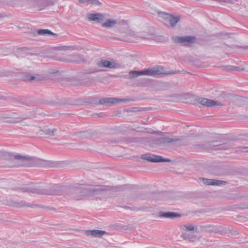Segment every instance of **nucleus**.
Listing matches in <instances>:
<instances>
[{"label": "nucleus", "instance_id": "f257e3e1", "mask_svg": "<svg viewBox=\"0 0 248 248\" xmlns=\"http://www.w3.org/2000/svg\"><path fill=\"white\" fill-rule=\"evenodd\" d=\"M124 186H100L96 187H82L80 188H68L65 186L54 185L46 188L37 185H26L19 187L17 190L22 192H30L42 195H62L63 191L68 192L71 198L81 200L87 197L99 198L103 193L110 191L111 193L123 190Z\"/></svg>", "mask_w": 248, "mask_h": 248}, {"label": "nucleus", "instance_id": "f03ea898", "mask_svg": "<svg viewBox=\"0 0 248 248\" xmlns=\"http://www.w3.org/2000/svg\"><path fill=\"white\" fill-rule=\"evenodd\" d=\"M34 163V159L32 157L19 155L12 157L0 151V167H30Z\"/></svg>", "mask_w": 248, "mask_h": 248}, {"label": "nucleus", "instance_id": "7ed1b4c3", "mask_svg": "<svg viewBox=\"0 0 248 248\" xmlns=\"http://www.w3.org/2000/svg\"><path fill=\"white\" fill-rule=\"evenodd\" d=\"M171 39L173 42L176 44L185 46H189L195 43L196 37L194 36H174L172 37Z\"/></svg>", "mask_w": 248, "mask_h": 248}, {"label": "nucleus", "instance_id": "20e7f679", "mask_svg": "<svg viewBox=\"0 0 248 248\" xmlns=\"http://www.w3.org/2000/svg\"><path fill=\"white\" fill-rule=\"evenodd\" d=\"M143 75L155 76L156 75H166L177 74L178 72L176 71H171L169 72H165L163 71L162 67L155 66L150 68L143 70Z\"/></svg>", "mask_w": 248, "mask_h": 248}, {"label": "nucleus", "instance_id": "39448f33", "mask_svg": "<svg viewBox=\"0 0 248 248\" xmlns=\"http://www.w3.org/2000/svg\"><path fill=\"white\" fill-rule=\"evenodd\" d=\"M2 204L16 208H21L26 207H33V205L30 203H27L25 201H22L20 202L16 201L11 198H7L2 201Z\"/></svg>", "mask_w": 248, "mask_h": 248}, {"label": "nucleus", "instance_id": "423d86ee", "mask_svg": "<svg viewBox=\"0 0 248 248\" xmlns=\"http://www.w3.org/2000/svg\"><path fill=\"white\" fill-rule=\"evenodd\" d=\"M130 101L128 99H119L117 98H104L100 100L99 104L103 105H116Z\"/></svg>", "mask_w": 248, "mask_h": 248}, {"label": "nucleus", "instance_id": "0eeeda50", "mask_svg": "<svg viewBox=\"0 0 248 248\" xmlns=\"http://www.w3.org/2000/svg\"><path fill=\"white\" fill-rule=\"evenodd\" d=\"M141 158L143 159L152 162H170V159L169 158H163L161 156L155 155H154L144 154L142 155Z\"/></svg>", "mask_w": 248, "mask_h": 248}, {"label": "nucleus", "instance_id": "6e6552de", "mask_svg": "<svg viewBox=\"0 0 248 248\" xmlns=\"http://www.w3.org/2000/svg\"><path fill=\"white\" fill-rule=\"evenodd\" d=\"M181 141L180 138H172L169 137H160L155 140V143L159 145L160 144H165L170 143H176Z\"/></svg>", "mask_w": 248, "mask_h": 248}, {"label": "nucleus", "instance_id": "1a4fd4ad", "mask_svg": "<svg viewBox=\"0 0 248 248\" xmlns=\"http://www.w3.org/2000/svg\"><path fill=\"white\" fill-rule=\"evenodd\" d=\"M179 21L180 17L178 16H173L170 14L165 15L164 23L166 26L174 27Z\"/></svg>", "mask_w": 248, "mask_h": 248}, {"label": "nucleus", "instance_id": "9d476101", "mask_svg": "<svg viewBox=\"0 0 248 248\" xmlns=\"http://www.w3.org/2000/svg\"><path fill=\"white\" fill-rule=\"evenodd\" d=\"M198 102L200 104L207 107L222 106V104L218 101L205 98H200L198 100Z\"/></svg>", "mask_w": 248, "mask_h": 248}, {"label": "nucleus", "instance_id": "9b49d317", "mask_svg": "<svg viewBox=\"0 0 248 248\" xmlns=\"http://www.w3.org/2000/svg\"><path fill=\"white\" fill-rule=\"evenodd\" d=\"M88 18L90 21L102 23L105 20V16L101 13L91 14L88 15Z\"/></svg>", "mask_w": 248, "mask_h": 248}, {"label": "nucleus", "instance_id": "f8f14e48", "mask_svg": "<svg viewBox=\"0 0 248 248\" xmlns=\"http://www.w3.org/2000/svg\"><path fill=\"white\" fill-rule=\"evenodd\" d=\"M97 65L99 67H105L114 68L116 67V63L114 62H110L107 60H101L97 62Z\"/></svg>", "mask_w": 248, "mask_h": 248}, {"label": "nucleus", "instance_id": "ddd939ff", "mask_svg": "<svg viewBox=\"0 0 248 248\" xmlns=\"http://www.w3.org/2000/svg\"><path fill=\"white\" fill-rule=\"evenodd\" d=\"M106 233L105 231L96 230H88L86 232L87 235H91L95 237H101Z\"/></svg>", "mask_w": 248, "mask_h": 248}, {"label": "nucleus", "instance_id": "4468645a", "mask_svg": "<svg viewBox=\"0 0 248 248\" xmlns=\"http://www.w3.org/2000/svg\"><path fill=\"white\" fill-rule=\"evenodd\" d=\"M70 62L79 63L84 61L83 57L78 54L70 55Z\"/></svg>", "mask_w": 248, "mask_h": 248}, {"label": "nucleus", "instance_id": "2eb2a0df", "mask_svg": "<svg viewBox=\"0 0 248 248\" xmlns=\"http://www.w3.org/2000/svg\"><path fill=\"white\" fill-rule=\"evenodd\" d=\"M117 23L116 20L108 19L104 23H102V27L106 28H111L114 27Z\"/></svg>", "mask_w": 248, "mask_h": 248}, {"label": "nucleus", "instance_id": "dca6fc26", "mask_svg": "<svg viewBox=\"0 0 248 248\" xmlns=\"http://www.w3.org/2000/svg\"><path fill=\"white\" fill-rule=\"evenodd\" d=\"M159 216L162 217L174 218L180 217V215L174 212L163 213L162 212H160L159 213Z\"/></svg>", "mask_w": 248, "mask_h": 248}, {"label": "nucleus", "instance_id": "f3484780", "mask_svg": "<svg viewBox=\"0 0 248 248\" xmlns=\"http://www.w3.org/2000/svg\"><path fill=\"white\" fill-rule=\"evenodd\" d=\"M37 33L39 35H46V36L54 35L55 36H57V35L56 34L51 32L50 30H47V29L39 30L37 31Z\"/></svg>", "mask_w": 248, "mask_h": 248}, {"label": "nucleus", "instance_id": "a211bd4d", "mask_svg": "<svg viewBox=\"0 0 248 248\" xmlns=\"http://www.w3.org/2000/svg\"><path fill=\"white\" fill-rule=\"evenodd\" d=\"M70 55L65 54H60L57 56L56 59L58 61L66 62H70Z\"/></svg>", "mask_w": 248, "mask_h": 248}, {"label": "nucleus", "instance_id": "6ab92c4d", "mask_svg": "<svg viewBox=\"0 0 248 248\" xmlns=\"http://www.w3.org/2000/svg\"><path fill=\"white\" fill-rule=\"evenodd\" d=\"M230 144L228 143H226L219 145H214L213 149L215 150H227L230 148Z\"/></svg>", "mask_w": 248, "mask_h": 248}, {"label": "nucleus", "instance_id": "aec40b11", "mask_svg": "<svg viewBox=\"0 0 248 248\" xmlns=\"http://www.w3.org/2000/svg\"><path fill=\"white\" fill-rule=\"evenodd\" d=\"M143 75V70L134 71L131 70L129 72V78H134L138 77L140 76Z\"/></svg>", "mask_w": 248, "mask_h": 248}, {"label": "nucleus", "instance_id": "412c9836", "mask_svg": "<svg viewBox=\"0 0 248 248\" xmlns=\"http://www.w3.org/2000/svg\"><path fill=\"white\" fill-rule=\"evenodd\" d=\"M195 227L192 224H186L181 227V230L183 231H193Z\"/></svg>", "mask_w": 248, "mask_h": 248}, {"label": "nucleus", "instance_id": "4be33fe9", "mask_svg": "<svg viewBox=\"0 0 248 248\" xmlns=\"http://www.w3.org/2000/svg\"><path fill=\"white\" fill-rule=\"evenodd\" d=\"M226 183L225 181L211 179L210 185L220 186Z\"/></svg>", "mask_w": 248, "mask_h": 248}, {"label": "nucleus", "instance_id": "5701e85b", "mask_svg": "<svg viewBox=\"0 0 248 248\" xmlns=\"http://www.w3.org/2000/svg\"><path fill=\"white\" fill-rule=\"evenodd\" d=\"M57 129L56 128H54L52 129H50L49 128L46 129L44 130V133L50 136H54V133L56 131Z\"/></svg>", "mask_w": 248, "mask_h": 248}, {"label": "nucleus", "instance_id": "b1692460", "mask_svg": "<svg viewBox=\"0 0 248 248\" xmlns=\"http://www.w3.org/2000/svg\"><path fill=\"white\" fill-rule=\"evenodd\" d=\"M225 69L229 71H233V70H237V71H242L244 70V68H241L239 67H235L232 66H227L225 67Z\"/></svg>", "mask_w": 248, "mask_h": 248}, {"label": "nucleus", "instance_id": "393cba45", "mask_svg": "<svg viewBox=\"0 0 248 248\" xmlns=\"http://www.w3.org/2000/svg\"><path fill=\"white\" fill-rule=\"evenodd\" d=\"M181 237L184 239L187 240H188L189 241H193L192 238L191 236L188 235L186 232H183L181 235Z\"/></svg>", "mask_w": 248, "mask_h": 248}, {"label": "nucleus", "instance_id": "a878e982", "mask_svg": "<svg viewBox=\"0 0 248 248\" xmlns=\"http://www.w3.org/2000/svg\"><path fill=\"white\" fill-rule=\"evenodd\" d=\"M199 180L206 185H210L211 179L200 177Z\"/></svg>", "mask_w": 248, "mask_h": 248}, {"label": "nucleus", "instance_id": "bb28decb", "mask_svg": "<svg viewBox=\"0 0 248 248\" xmlns=\"http://www.w3.org/2000/svg\"><path fill=\"white\" fill-rule=\"evenodd\" d=\"M24 78L25 80L28 81H31L35 79V77L34 76L30 74L26 75Z\"/></svg>", "mask_w": 248, "mask_h": 248}, {"label": "nucleus", "instance_id": "cd10ccee", "mask_svg": "<svg viewBox=\"0 0 248 248\" xmlns=\"http://www.w3.org/2000/svg\"><path fill=\"white\" fill-rule=\"evenodd\" d=\"M89 134L87 132H80L78 133V136L81 138H85L89 136Z\"/></svg>", "mask_w": 248, "mask_h": 248}, {"label": "nucleus", "instance_id": "c85d7f7f", "mask_svg": "<svg viewBox=\"0 0 248 248\" xmlns=\"http://www.w3.org/2000/svg\"><path fill=\"white\" fill-rule=\"evenodd\" d=\"M74 47L72 46H61L60 48L61 50H74Z\"/></svg>", "mask_w": 248, "mask_h": 248}, {"label": "nucleus", "instance_id": "c756f323", "mask_svg": "<svg viewBox=\"0 0 248 248\" xmlns=\"http://www.w3.org/2000/svg\"><path fill=\"white\" fill-rule=\"evenodd\" d=\"M99 71H100V70H97L96 68H93V69L86 70L85 73L87 74H90L94 73L99 72Z\"/></svg>", "mask_w": 248, "mask_h": 248}, {"label": "nucleus", "instance_id": "7c9ffc66", "mask_svg": "<svg viewBox=\"0 0 248 248\" xmlns=\"http://www.w3.org/2000/svg\"><path fill=\"white\" fill-rule=\"evenodd\" d=\"M23 120V119L22 118L16 117L15 118L14 120H12L11 122L13 123H19L20 122H21Z\"/></svg>", "mask_w": 248, "mask_h": 248}, {"label": "nucleus", "instance_id": "2f4dec72", "mask_svg": "<svg viewBox=\"0 0 248 248\" xmlns=\"http://www.w3.org/2000/svg\"><path fill=\"white\" fill-rule=\"evenodd\" d=\"M90 3L96 5H99L101 4L98 0H91Z\"/></svg>", "mask_w": 248, "mask_h": 248}, {"label": "nucleus", "instance_id": "473e14b6", "mask_svg": "<svg viewBox=\"0 0 248 248\" xmlns=\"http://www.w3.org/2000/svg\"><path fill=\"white\" fill-rule=\"evenodd\" d=\"M240 151L243 152H248V146H242L240 148Z\"/></svg>", "mask_w": 248, "mask_h": 248}, {"label": "nucleus", "instance_id": "72a5a7b5", "mask_svg": "<svg viewBox=\"0 0 248 248\" xmlns=\"http://www.w3.org/2000/svg\"><path fill=\"white\" fill-rule=\"evenodd\" d=\"M139 36V37H140L142 39H151V38L149 35H143L142 34H140Z\"/></svg>", "mask_w": 248, "mask_h": 248}, {"label": "nucleus", "instance_id": "f704fd0d", "mask_svg": "<svg viewBox=\"0 0 248 248\" xmlns=\"http://www.w3.org/2000/svg\"><path fill=\"white\" fill-rule=\"evenodd\" d=\"M80 3H83L86 2L90 3L91 0H78Z\"/></svg>", "mask_w": 248, "mask_h": 248}, {"label": "nucleus", "instance_id": "c9c22d12", "mask_svg": "<svg viewBox=\"0 0 248 248\" xmlns=\"http://www.w3.org/2000/svg\"><path fill=\"white\" fill-rule=\"evenodd\" d=\"M226 2H231L232 1L231 0H226Z\"/></svg>", "mask_w": 248, "mask_h": 248}, {"label": "nucleus", "instance_id": "e433bc0d", "mask_svg": "<svg viewBox=\"0 0 248 248\" xmlns=\"http://www.w3.org/2000/svg\"><path fill=\"white\" fill-rule=\"evenodd\" d=\"M3 17V16H0V17Z\"/></svg>", "mask_w": 248, "mask_h": 248}, {"label": "nucleus", "instance_id": "4c0bfd02", "mask_svg": "<svg viewBox=\"0 0 248 248\" xmlns=\"http://www.w3.org/2000/svg\"><path fill=\"white\" fill-rule=\"evenodd\" d=\"M246 208H248V207H247Z\"/></svg>", "mask_w": 248, "mask_h": 248}]
</instances>
